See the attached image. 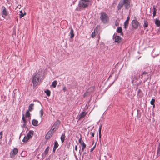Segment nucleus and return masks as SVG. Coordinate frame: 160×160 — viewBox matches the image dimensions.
Returning a JSON list of instances; mask_svg holds the SVG:
<instances>
[{
    "instance_id": "obj_1",
    "label": "nucleus",
    "mask_w": 160,
    "mask_h": 160,
    "mask_svg": "<svg viewBox=\"0 0 160 160\" xmlns=\"http://www.w3.org/2000/svg\"><path fill=\"white\" fill-rule=\"evenodd\" d=\"M131 0H123L119 2L118 6V10H120L124 6L126 9H128L130 7Z\"/></svg>"
},
{
    "instance_id": "obj_2",
    "label": "nucleus",
    "mask_w": 160,
    "mask_h": 160,
    "mask_svg": "<svg viewBox=\"0 0 160 160\" xmlns=\"http://www.w3.org/2000/svg\"><path fill=\"white\" fill-rule=\"evenodd\" d=\"M100 18L102 22L104 24L108 23L109 22V17L105 12H102L101 13Z\"/></svg>"
},
{
    "instance_id": "obj_3",
    "label": "nucleus",
    "mask_w": 160,
    "mask_h": 160,
    "mask_svg": "<svg viewBox=\"0 0 160 160\" xmlns=\"http://www.w3.org/2000/svg\"><path fill=\"white\" fill-rule=\"evenodd\" d=\"M40 77V75L38 74H36L33 77L32 82L33 83V87L36 86L39 83Z\"/></svg>"
},
{
    "instance_id": "obj_4",
    "label": "nucleus",
    "mask_w": 160,
    "mask_h": 160,
    "mask_svg": "<svg viewBox=\"0 0 160 160\" xmlns=\"http://www.w3.org/2000/svg\"><path fill=\"white\" fill-rule=\"evenodd\" d=\"M89 1L88 0H80L79 2V6L81 8H86L89 4Z\"/></svg>"
},
{
    "instance_id": "obj_5",
    "label": "nucleus",
    "mask_w": 160,
    "mask_h": 160,
    "mask_svg": "<svg viewBox=\"0 0 160 160\" xmlns=\"http://www.w3.org/2000/svg\"><path fill=\"white\" fill-rule=\"evenodd\" d=\"M140 25V23L136 20H133L132 22V26L134 29H137Z\"/></svg>"
},
{
    "instance_id": "obj_6",
    "label": "nucleus",
    "mask_w": 160,
    "mask_h": 160,
    "mask_svg": "<svg viewBox=\"0 0 160 160\" xmlns=\"http://www.w3.org/2000/svg\"><path fill=\"white\" fill-rule=\"evenodd\" d=\"M18 152V149L17 148H14L13 150L10 153L11 158H13Z\"/></svg>"
},
{
    "instance_id": "obj_7",
    "label": "nucleus",
    "mask_w": 160,
    "mask_h": 160,
    "mask_svg": "<svg viewBox=\"0 0 160 160\" xmlns=\"http://www.w3.org/2000/svg\"><path fill=\"white\" fill-rule=\"evenodd\" d=\"M115 34L113 35V38L115 39V42L118 43H120L122 41V38L118 36H115L114 37Z\"/></svg>"
},
{
    "instance_id": "obj_8",
    "label": "nucleus",
    "mask_w": 160,
    "mask_h": 160,
    "mask_svg": "<svg viewBox=\"0 0 160 160\" xmlns=\"http://www.w3.org/2000/svg\"><path fill=\"white\" fill-rule=\"evenodd\" d=\"M2 16L3 17H4V16H6L8 15V12L6 9V8L4 6H2Z\"/></svg>"
},
{
    "instance_id": "obj_9",
    "label": "nucleus",
    "mask_w": 160,
    "mask_h": 160,
    "mask_svg": "<svg viewBox=\"0 0 160 160\" xmlns=\"http://www.w3.org/2000/svg\"><path fill=\"white\" fill-rule=\"evenodd\" d=\"M130 18L129 17H128L126 20L125 21V22L124 23V29H126L128 27V22L130 20Z\"/></svg>"
},
{
    "instance_id": "obj_10",
    "label": "nucleus",
    "mask_w": 160,
    "mask_h": 160,
    "mask_svg": "<svg viewBox=\"0 0 160 160\" xmlns=\"http://www.w3.org/2000/svg\"><path fill=\"white\" fill-rule=\"evenodd\" d=\"M52 133L50 131H48L47 133L45 136V138L46 139L48 140L50 138L52 137Z\"/></svg>"
},
{
    "instance_id": "obj_11",
    "label": "nucleus",
    "mask_w": 160,
    "mask_h": 160,
    "mask_svg": "<svg viewBox=\"0 0 160 160\" xmlns=\"http://www.w3.org/2000/svg\"><path fill=\"white\" fill-rule=\"evenodd\" d=\"M92 90H93V87L87 90L86 92L84 94V97H85L86 96L89 95V93Z\"/></svg>"
},
{
    "instance_id": "obj_12",
    "label": "nucleus",
    "mask_w": 160,
    "mask_h": 160,
    "mask_svg": "<svg viewBox=\"0 0 160 160\" xmlns=\"http://www.w3.org/2000/svg\"><path fill=\"white\" fill-rule=\"evenodd\" d=\"M87 114V113L85 112H81L79 115V119H80L81 118H83Z\"/></svg>"
},
{
    "instance_id": "obj_13",
    "label": "nucleus",
    "mask_w": 160,
    "mask_h": 160,
    "mask_svg": "<svg viewBox=\"0 0 160 160\" xmlns=\"http://www.w3.org/2000/svg\"><path fill=\"white\" fill-rule=\"evenodd\" d=\"M33 131H29L28 133L27 134V136L29 138V139L32 137L33 135Z\"/></svg>"
},
{
    "instance_id": "obj_14",
    "label": "nucleus",
    "mask_w": 160,
    "mask_h": 160,
    "mask_svg": "<svg viewBox=\"0 0 160 160\" xmlns=\"http://www.w3.org/2000/svg\"><path fill=\"white\" fill-rule=\"evenodd\" d=\"M117 32L118 33H120L121 35H123L122 32V29L121 27H120L117 28Z\"/></svg>"
},
{
    "instance_id": "obj_15",
    "label": "nucleus",
    "mask_w": 160,
    "mask_h": 160,
    "mask_svg": "<svg viewBox=\"0 0 160 160\" xmlns=\"http://www.w3.org/2000/svg\"><path fill=\"white\" fill-rule=\"evenodd\" d=\"M69 35H70V38H73L74 36V32H73V29L72 28H71L70 31Z\"/></svg>"
},
{
    "instance_id": "obj_16",
    "label": "nucleus",
    "mask_w": 160,
    "mask_h": 160,
    "mask_svg": "<svg viewBox=\"0 0 160 160\" xmlns=\"http://www.w3.org/2000/svg\"><path fill=\"white\" fill-rule=\"evenodd\" d=\"M38 122L37 120L34 119L32 120V124L33 126H37L38 125Z\"/></svg>"
},
{
    "instance_id": "obj_17",
    "label": "nucleus",
    "mask_w": 160,
    "mask_h": 160,
    "mask_svg": "<svg viewBox=\"0 0 160 160\" xmlns=\"http://www.w3.org/2000/svg\"><path fill=\"white\" fill-rule=\"evenodd\" d=\"M34 106V104L33 103H32L29 105L28 108V110L31 111L33 109V108Z\"/></svg>"
},
{
    "instance_id": "obj_18",
    "label": "nucleus",
    "mask_w": 160,
    "mask_h": 160,
    "mask_svg": "<svg viewBox=\"0 0 160 160\" xmlns=\"http://www.w3.org/2000/svg\"><path fill=\"white\" fill-rule=\"evenodd\" d=\"M82 146V151H84L86 147V144L84 143V142H82V143L80 144Z\"/></svg>"
},
{
    "instance_id": "obj_19",
    "label": "nucleus",
    "mask_w": 160,
    "mask_h": 160,
    "mask_svg": "<svg viewBox=\"0 0 160 160\" xmlns=\"http://www.w3.org/2000/svg\"><path fill=\"white\" fill-rule=\"evenodd\" d=\"M65 134H62L60 138L61 140V142H64L65 141Z\"/></svg>"
},
{
    "instance_id": "obj_20",
    "label": "nucleus",
    "mask_w": 160,
    "mask_h": 160,
    "mask_svg": "<svg viewBox=\"0 0 160 160\" xmlns=\"http://www.w3.org/2000/svg\"><path fill=\"white\" fill-rule=\"evenodd\" d=\"M155 23L157 26L159 27L160 26V21L159 20L156 19L155 21Z\"/></svg>"
},
{
    "instance_id": "obj_21",
    "label": "nucleus",
    "mask_w": 160,
    "mask_h": 160,
    "mask_svg": "<svg viewBox=\"0 0 160 160\" xmlns=\"http://www.w3.org/2000/svg\"><path fill=\"white\" fill-rule=\"evenodd\" d=\"M20 14H19V18H21L22 17H23L24 15H26V13L25 12L23 13L22 11H20L19 12Z\"/></svg>"
},
{
    "instance_id": "obj_22",
    "label": "nucleus",
    "mask_w": 160,
    "mask_h": 160,
    "mask_svg": "<svg viewBox=\"0 0 160 160\" xmlns=\"http://www.w3.org/2000/svg\"><path fill=\"white\" fill-rule=\"evenodd\" d=\"M29 139V138H28L27 136H25L24 137L23 139L22 140V141L24 142H27L28 141Z\"/></svg>"
},
{
    "instance_id": "obj_23",
    "label": "nucleus",
    "mask_w": 160,
    "mask_h": 160,
    "mask_svg": "<svg viewBox=\"0 0 160 160\" xmlns=\"http://www.w3.org/2000/svg\"><path fill=\"white\" fill-rule=\"evenodd\" d=\"M57 84V82L56 81H54L52 82V86L54 88H55Z\"/></svg>"
},
{
    "instance_id": "obj_24",
    "label": "nucleus",
    "mask_w": 160,
    "mask_h": 160,
    "mask_svg": "<svg viewBox=\"0 0 160 160\" xmlns=\"http://www.w3.org/2000/svg\"><path fill=\"white\" fill-rule=\"evenodd\" d=\"M45 92L48 96H50L51 92L49 90L47 89L45 91Z\"/></svg>"
},
{
    "instance_id": "obj_25",
    "label": "nucleus",
    "mask_w": 160,
    "mask_h": 160,
    "mask_svg": "<svg viewBox=\"0 0 160 160\" xmlns=\"http://www.w3.org/2000/svg\"><path fill=\"white\" fill-rule=\"evenodd\" d=\"M30 111L28 110H27L26 114H25V116L26 117H29L30 116V114L29 112Z\"/></svg>"
},
{
    "instance_id": "obj_26",
    "label": "nucleus",
    "mask_w": 160,
    "mask_h": 160,
    "mask_svg": "<svg viewBox=\"0 0 160 160\" xmlns=\"http://www.w3.org/2000/svg\"><path fill=\"white\" fill-rule=\"evenodd\" d=\"M153 17H154L155 16L156 14V13L157 10H156V8L155 7V6H153Z\"/></svg>"
},
{
    "instance_id": "obj_27",
    "label": "nucleus",
    "mask_w": 160,
    "mask_h": 160,
    "mask_svg": "<svg viewBox=\"0 0 160 160\" xmlns=\"http://www.w3.org/2000/svg\"><path fill=\"white\" fill-rule=\"evenodd\" d=\"M144 25H143V27L145 28H146L148 27V22L144 20Z\"/></svg>"
},
{
    "instance_id": "obj_28",
    "label": "nucleus",
    "mask_w": 160,
    "mask_h": 160,
    "mask_svg": "<svg viewBox=\"0 0 160 160\" xmlns=\"http://www.w3.org/2000/svg\"><path fill=\"white\" fill-rule=\"evenodd\" d=\"M132 79V83H133L134 82H135L137 80V78L134 76V78L133 77L131 78Z\"/></svg>"
},
{
    "instance_id": "obj_29",
    "label": "nucleus",
    "mask_w": 160,
    "mask_h": 160,
    "mask_svg": "<svg viewBox=\"0 0 160 160\" xmlns=\"http://www.w3.org/2000/svg\"><path fill=\"white\" fill-rule=\"evenodd\" d=\"M49 150V147H48L47 148L45 149V150L44 152V153L45 155H46L48 153Z\"/></svg>"
},
{
    "instance_id": "obj_30",
    "label": "nucleus",
    "mask_w": 160,
    "mask_h": 160,
    "mask_svg": "<svg viewBox=\"0 0 160 160\" xmlns=\"http://www.w3.org/2000/svg\"><path fill=\"white\" fill-rule=\"evenodd\" d=\"M52 127H53L55 129V130H56V129L57 128H58V125L57 124V123H56V122H55L54 124L53 125V126H52Z\"/></svg>"
},
{
    "instance_id": "obj_31",
    "label": "nucleus",
    "mask_w": 160,
    "mask_h": 160,
    "mask_svg": "<svg viewBox=\"0 0 160 160\" xmlns=\"http://www.w3.org/2000/svg\"><path fill=\"white\" fill-rule=\"evenodd\" d=\"M58 146V142L56 141H55L54 142V144L53 147H54L56 148H57Z\"/></svg>"
},
{
    "instance_id": "obj_32",
    "label": "nucleus",
    "mask_w": 160,
    "mask_h": 160,
    "mask_svg": "<svg viewBox=\"0 0 160 160\" xmlns=\"http://www.w3.org/2000/svg\"><path fill=\"white\" fill-rule=\"evenodd\" d=\"M40 117L42 118V117L43 113V111L42 109H41L40 111Z\"/></svg>"
},
{
    "instance_id": "obj_33",
    "label": "nucleus",
    "mask_w": 160,
    "mask_h": 160,
    "mask_svg": "<svg viewBox=\"0 0 160 160\" xmlns=\"http://www.w3.org/2000/svg\"><path fill=\"white\" fill-rule=\"evenodd\" d=\"M56 130L53 127H52L51 129L49 131H50L51 132H52V133L54 132V131Z\"/></svg>"
},
{
    "instance_id": "obj_34",
    "label": "nucleus",
    "mask_w": 160,
    "mask_h": 160,
    "mask_svg": "<svg viewBox=\"0 0 160 160\" xmlns=\"http://www.w3.org/2000/svg\"><path fill=\"white\" fill-rule=\"evenodd\" d=\"M155 99H152L150 102L151 104V105H153L154 104V102H155Z\"/></svg>"
},
{
    "instance_id": "obj_35",
    "label": "nucleus",
    "mask_w": 160,
    "mask_h": 160,
    "mask_svg": "<svg viewBox=\"0 0 160 160\" xmlns=\"http://www.w3.org/2000/svg\"><path fill=\"white\" fill-rule=\"evenodd\" d=\"M95 36V31L92 32V33L91 34V37L92 38H93Z\"/></svg>"
},
{
    "instance_id": "obj_36",
    "label": "nucleus",
    "mask_w": 160,
    "mask_h": 160,
    "mask_svg": "<svg viewBox=\"0 0 160 160\" xmlns=\"http://www.w3.org/2000/svg\"><path fill=\"white\" fill-rule=\"evenodd\" d=\"M78 142L79 143L81 144L82 143V142H84L82 140V138H80L78 140Z\"/></svg>"
},
{
    "instance_id": "obj_37",
    "label": "nucleus",
    "mask_w": 160,
    "mask_h": 160,
    "mask_svg": "<svg viewBox=\"0 0 160 160\" xmlns=\"http://www.w3.org/2000/svg\"><path fill=\"white\" fill-rule=\"evenodd\" d=\"M22 120L23 122H24V123H26V120L24 118L23 114V116H22Z\"/></svg>"
},
{
    "instance_id": "obj_38",
    "label": "nucleus",
    "mask_w": 160,
    "mask_h": 160,
    "mask_svg": "<svg viewBox=\"0 0 160 160\" xmlns=\"http://www.w3.org/2000/svg\"><path fill=\"white\" fill-rule=\"evenodd\" d=\"M115 25L116 26H118L119 25V22L117 21H116L115 22Z\"/></svg>"
},
{
    "instance_id": "obj_39",
    "label": "nucleus",
    "mask_w": 160,
    "mask_h": 160,
    "mask_svg": "<svg viewBox=\"0 0 160 160\" xmlns=\"http://www.w3.org/2000/svg\"><path fill=\"white\" fill-rule=\"evenodd\" d=\"M101 126H100L99 128V137L101 138Z\"/></svg>"
},
{
    "instance_id": "obj_40",
    "label": "nucleus",
    "mask_w": 160,
    "mask_h": 160,
    "mask_svg": "<svg viewBox=\"0 0 160 160\" xmlns=\"http://www.w3.org/2000/svg\"><path fill=\"white\" fill-rule=\"evenodd\" d=\"M148 73V72H144L142 73V74L141 75V77H143V76L144 75H145V74H147Z\"/></svg>"
},
{
    "instance_id": "obj_41",
    "label": "nucleus",
    "mask_w": 160,
    "mask_h": 160,
    "mask_svg": "<svg viewBox=\"0 0 160 160\" xmlns=\"http://www.w3.org/2000/svg\"><path fill=\"white\" fill-rule=\"evenodd\" d=\"M95 147H96V144H95L94 145V146L91 149V150H90L91 152H92L93 151V150L95 148Z\"/></svg>"
},
{
    "instance_id": "obj_42",
    "label": "nucleus",
    "mask_w": 160,
    "mask_h": 160,
    "mask_svg": "<svg viewBox=\"0 0 160 160\" xmlns=\"http://www.w3.org/2000/svg\"><path fill=\"white\" fill-rule=\"evenodd\" d=\"M2 131L0 132V139L2 138Z\"/></svg>"
},
{
    "instance_id": "obj_43",
    "label": "nucleus",
    "mask_w": 160,
    "mask_h": 160,
    "mask_svg": "<svg viewBox=\"0 0 160 160\" xmlns=\"http://www.w3.org/2000/svg\"><path fill=\"white\" fill-rule=\"evenodd\" d=\"M90 134L91 135V136L92 137H94V133L92 132H90Z\"/></svg>"
},
{
    "instance_id": "obj_44",
    "label": "nucleus",
    "mask_w": 160,
    "mask_h": 160,
    "mask_svg": "<svg viewBox=\"0 0 160 160\" xmlns=\"http://www.w3.org/2000/svg\"><path fill=\"white\" fill-rule=\"evenodd\" d=\"M63 90L64 91H65L66 90V87L65 86H64L63 87Z\"/></svg>"
},
{
    "instance_id": "obj_45",
    "label": "nucleus",
    "mask_w": 160,
    "mask_h": 160,
    "mask_svg": "<svg viewBox=\"0 0 160 160\" xmlns=\"http://www.w3.org/2000/svg\"><path fill=\"white\" fill-rule=\"evenodd\" d=\"M77 149H78L77 146V145H76L75 146V151H77Z\"/></svg>"
},
{
    "instance_id": "obj_46",
    "label": "nucleus",
    "mask_w": 160,
    "mask_h": 160,
    "mask_svg": "<svg viewBox=\"0 0 160 160\" xmlns=\"http://www.w3.org/2000/svg\"><path fill=\"white\" fill-rule=\"evenodd\" d=\"M57 149L56 148L54 147H53V152H55V151L56 150V149Z\"/></svg>"
},
{
    "instance_id": "obj_47",
    "label": "nucleus",
    "mask_w": 160,
    "mask_h": 160,
    "mask_svg": "<svg viewBox=\"0 0 160 160\" xmlns=\"http://www.w3.org/2000/svg\"><path fill=\"white\" fill-rule=\"evenodd\" d=\"M26 123H24V124L23 125V127H26Z\"/></svg>"
},
{
    "instance_id": "obj_48",
    "label": "nucleus",
    "mask_w": 160,
    "mask_h": 160,
    "mask_svg": "<svg viewBox=\"0 0 160 160\" xmlns=\"http://www.w3.org/2000/svg\"><path fill=\"white\" fill-rule=\"evenodd\" d=\"M152 105H153V108H154V107H155V105H154V104H153Z\"/></svg>"
}]
</instances>
